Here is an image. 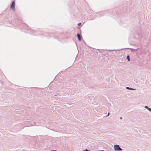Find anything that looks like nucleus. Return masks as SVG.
I'll use <instances>...</instances> for the list:
<instances>
[{"label": "nucleus", "mask_w": 151, "mask_h": 151, "mask_svg": "<svg viewBox=\"0 0 151 151\" xmlns=\"http://www.w3.org/2000/svg\"><path fill=\"white\" fill-rule=\"evenodd\" d=\"M114 149L115 151H122V149L120 147L119 145H114Z\"/></svg>", "instance_id": "1"}, {"label": "nucleus", "mask_w": 151, "mask_h": 151, "mask_svg": "<svg viewBox=\"0 0 151 151\" xmlns=\"http://www.w3.org/2000/svg\"><path fill=\"white\" fill-rule=\"evenodd\" d=\"M15 8V1H14L12 3L10 8L12 10L14 9Z\"/></svg>", "instance_id": "2"}, {"label": "nucleus", "mask_w": 151, "mask_h": 151, "mask_svg": "<svg viewBox=\"0 0 151 151\" xmlns=\"http://www.w3.org/2000/svg\"><path fill=\"white\" fill-rule=\"evenodd\" d=\"M77 37H78V40L79 41H81V36L80 34H77Z\"/></svg>", "instance_id": "3"}, {"label": "nucleus", "mask_w": 151, "mask_h": 151, "mask_svg": "<svg viewBox=\"0 0 151 151\" xmlns=\"http://www.w3.org/2000/svg\"><path fill=\"white\" fill-rule=\"evenodd\" d=\"M145 108L147 109L148 111L151 112V109L148 107L147 106H145Z\"/></svg>", "instance_id": "4"}, {"label": "nucleus", "mask_w": 151, "mask_h": 151, "mask_svg": "<svg viewBox=\"0 0 151 151\" xmlns=\"http://www.w3.org/2000/svg\"><path fill=\"white\" fill-rule=\"evenodd\" d=\"M126 88L127 89L130 90H135V88H131L129 87H126Z\"/></svg>", "instance_id": "5"}, {"label": "nucleus", "mask_w": 151, "mask_h": 151, "mask_svg": "<svg viewBox=\"0 0 151 151\" xmlns=\"http://www.w3.org/2000/svg\"><path fill=\"white\" fill-rule=\"evenodd\" d=\"M127 59L128 61H129L130 60V59L129 58V55L127 56Z\"/></svg>", "instance_id": "6"}, {"label": "nucleus", "mask_w": 151, "mask_h": 151, "mask_svg": "<svg viewBox=\"0 0 151 151\" xmlns=\"http://www.w3.org/2000/svg\"><path fill=\"white\" fill-rule=\"evenodd\" d=\"M81 24V23H79L78 24V26H80Z\"/></svg>", "instance_id": "7"}, {"label": "nucleus", "mask_w": 151, "mask_h": 151, "mask_svg": "<svg viewBox=\"0 0 151 151\" xmlns=\"http://www.w3.org/2000/svg\"><path fill=\"white\" fill-rule=\"evenodd\" d=\"M109 114H110L109 113V112H108V114H107V116H108L109 115Z\"/></svg>", "instance_id": "8"}, {"label": "nucleus", "mask_w": 151, "mask_h": 151, "mask_svg": "<svg viewBox=\"0 0 151 151\" xmlns=\"http://www.w3.org/2000/svg\"><path fill=\"white\" fill-rule=\"evenodd\" d=\"M83 151H89L87 149H86V150H84Z\"/></svg>", "instance_id": "9"}, {"label": "nucleus", "mask_w": 151, "mask_h": 151, "mask_svg": "<svg viewBox=\"0 0 151 151\" xmlns=\"http://www.w3.org/2000/svg\"><path fill=\"white\" fill-rule=\"evenodd\" d=\"M120 119H122V117H121L120 118Z\"/></svg>", "instance_id": "10"}, {"label": "nucleus", "mask_w": 151, "mask_h": 151, "mask_svg": "<svg viewBox=\"0 0 151 151\" xmlns=\"http://www.w3.org/2000/svg\"><path fill=\"white\" fill-rule=\"evenodd\" d=\"M104 151L103 150H100V151Z\"/></svg>", "instance_id": "11"}]
</instances>
